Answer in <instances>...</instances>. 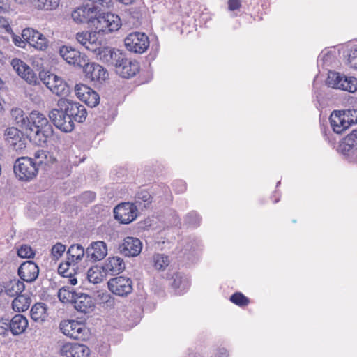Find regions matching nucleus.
<instances>
[{
  "label": "nucleus",
  "instance_id": "obj_46",
  "mask_svg": "<svg viewBox=\"0 0 357 357\" xmlns=\"http://www.w3.org/2000/svg\"><path fill=\"white\" fill-rule=\"evenodd\" d=\"M65 250L66 246L60 243H57L52 247L51 252L54 258L59 259L62 256Z\"/></svg>",
  "mask_w": 357,
  "mask_h": 357
},
{
  "label": "nucleus",
  "instance_id": "obj_19",
  "mask_svg": "<svg viewBox=\"0 0 357 357\" xmlns=\"http://www.w3.org/2000/svg\"><path fill=\"white\" fill-rule=\"evenodd\" d=\"M11 65L16 73L28 83L36 84L38 77L33 70L23 61L15 58L11 61Z\"/></svg>",
  "mask_w": 357,
  "mask_h": 357
},
{
  "label": "nucleus",
  "instance_id": "obj_37",
  "mask_svg": "<svg viewBox=\"0 0 357 357\" xmlns=\"http://www.w3.org/2000/svg\"><path fill=\"white\" fill-rule=\"evenodd\" d=\"M77 293L72 291L69 287H63L59 290L58 297L63 303H72L75 299Z\"/></svg>",
  "mask_w": 357,
  "mask_h": 357
},
{
  "label": "nucleus",
  "instance_id": "obj_16",
  "mask_svg": "<svg viewBox=\"0 0 357 357\" xmlns=\"http://www.w3.org/2000/svg\"><path fill=\"white\" fill-rule=\"evenodd\" d=\"M50 117L54 126L65 132H71L74 129V120L60 108L52 110Z\"/></svg>",
  "mask_w": 357,
  "mask_h": 357
},
{
  "label": "nucleus",
  "instance_id": "obj_11",
  "mask_svg": "<svg viewBox=\"0 0 357 357\" xmlns=\"http://www.w3.org/2000/svg\"><path fill=\"white\" fill-rule=\"evenodd\" d=\"M107 285L112 294L121 297L128 296L133 289L132 280L125 276L111 278Z\"/></svg>",
  "mask_w": 357,
  "mask_h": 357
},
{
  "label": "nucleus",
  "instance_id": "obj_54",
  "mask_svg": "<svg viewBox=\"0 0 357 357\" xmlns=\"http://www.w3.org/2000/svg\"><path fill=\"white\" fill-rule=\"evenodd\" d=\"M351 116L354 119V123H357V109L351 110Z\"/></svg>",
  "mask_w": 357,
  "mask_h": 357
},
{
  "label": "nucleus",
  "instance_id": "obj_4",
  "mask_svg": "<svg viewBox=\"0 0 357 357\" xmlns=\"http://www.w3.org/2000/svg\"><path fill=\"white\" fill-rule=\"evenodd\" d=\"M14 172L20 180L29 181L37 176L38 167L32 158L21 157L15 162Z\"/></svg>",
  "mask_w": 357,
  "mask_h": 357
},
{
  "label": "nucleus",
  "instance_id": "obj_15",
  "mask_svg": "<svg viewBox=\"0 0 357 357\" xmlns=\"http://www.w3.org/2000/svg\"><path fill=\"white\" fill-rule=\"evenodd\" d=\"M90 353L86 345L75 342H66L59 350L61 357H89Z\"/></svg>",
  "mask_w": 357,
  "mask_h": 357
},
{
  "label": "nucleus",
  "instance_id": "obj_32",
  "mask_svg": "<svg viewBox=\"0 0 357 357\" xmlns=\"http://www.w3.org/2000/svg\"><path fill=\"white\" fill-rule=\"evenodd\" d=\"M24 289V282L20 280L13 279L6 282V294L11 297L21 294Z\"/></svg>",
  "mask_w": 357,
  "mask_h": 357
},
{
  "label": "nucleus",
  "instance_id": "obj_5",
  "mask_svg": "<svg viewBox=\"0 0 357 357\" xmlns=\"http://www.w3.org/2000/svg\"><path fill=\"white\" fill-rule=\"evenodd\" d=\"M121 26V21L117 15L105 13L101 9L93 29L98 33H109L119 30Z\"/></svg>",
  "mask_w": 357,
  "mask_h": 357
},
{
  "label": "nucleus",
  "instance_id": "obj_50",
  "mask_svg": "<svg viewBox=\"0 0 357 357\" xmlns=\"http://www.w3.org/2000/svg\"><path fill=\"white\" fill-rule=\"evenodd\" d=\"M181 284V276L178 273H175L173 275V282L171 285L173 288H178Z\"/></svg>",
  "mask_w": 357,
  "mask_h": 357
},
{
  "label": "nucleus",
  "instance_id": "obj_56",
  "mask_svg": "<svg viewBox=\"0 0 357 357\" xmlns=\"http://www.w3.org/2000/svg\"><path fill=\"white\" fill-rule=\"evenodd\" d=\"M6 292V284H3L1 283H0V295L3 293V292Z\"/></svg>",
  "mask_w": 357,
  "mask_h": 357
},
{
  "label": "nucleus",
  "instance_id": "obj_12",
  "mask_svg": "<svg viewBox=\"0 0 357 357\" xmlns=\"http://www.w3.org/2000/svg\"><path fill=\"white\" fill-rule=\"evenodd\" d=\"M22 37L31 46L40 51H45L49 47V41L43 34L32 28L22 30Z\"/></svg>",
  "mask_w": 357,
  "mask_h": 357
},
{
  "label": "nucleus",
  "instance_id": "obj_45",
  "mask_svg": "<svg viewBox=\"0 0 357 357\" xmlns=\"http://www.w3.org/2000/svg\"><path fill=\"white\" fill-rule=\"evenodd\" d=\"M347 56V65H349L351 68L357 70V47L351 48Z\"/></svg>",
  "mask_w": 357,
  "mask_h": 357
},
{
  "label": "nucleus",
  "instance_id": "obj_31",
  "mask_svg": "<svg viewBox=\"0 0 357 357\" xmlns=\"http://www.w3.org/2000/svg\"><path fill=\"white\" fill-rule=\"evenodd\" d=\"M31 299L29 296L20 294L17 296L12 302V308L17 312L27 310L31 305Z\"/></svg>",
  "mask_w": 357,
  "mask_h": 357
},
{
  "label": "nucleus",
  "instance_id": "obj_14",
  "mask_svg": "<svg viewBox=\"0 0 357 357\" xmlns=\"http://www.w3.org/2000/svg\"><path fill=\"white\" fill-rule=\"evenodd\" d=\"M75 91L77 98L90 107H95L100 103L99 94L86 84H76Z\"/></svg>",
  "mask_w": 357,
  "mask_h": 357
},
{
  "label": "nucleus",
  "instance_id": "obj_8",
  "mask_svg": "<svg viewBox=\"0 0 357 357\" xmlns=\"http://www.w3.org/2000/svg\"><path fill=\"white\" fill-rule=\"evenodd\" d=\"M116 61L114 63L116 72L123 78L132 77L139 71V64L136 60L126 57L125 54L118 53Z\"/></svg>",
  "mask_w": 357,
  "mask_h": 357
},
{
  "label": "nucleus",
  "instance_id": "obj_17",
  "mask_svg": "<svg viewBox=\"0 0 357 357\" xmlns=\"http://www.w3.org/2000/svg\"><path fill=\"white\" fill-rule=\"evenodd\" d=\"M86 78L92 82L102 83L109 78L107 70L96 63H87L82 66Z\"/></svg>",
  "mask_w": 357,
  "mask_h": 357
},
{
  "label": "nucleus",
  "instance_id": "obj_55",
  "mask_svg": "<svg viewBox=\"0 0 357 357\" xmlns=\"http://www.w3.org/2000/svg\"><path fill=\"white\" fill-rule=\"evenodd\" d=\"M117 1L124 5H131L136 1V0H116Z\"/></svg>",
  "mask_w": 357,
  "mask_h": 357
},
{
  "label": "nucleus",
  "instance_id": "obj_20",
  "mask_svg": "<svg viewBox=\"0 0 357 357\" xmlns=\"http://www.w3.org/2000/svg\"><path fill=\"white\" fill-rule=\"evenodd\" d=\"M119 248L121 253L125 256L136 257L142 251V243L137 238L128 236L123 239Z\"/></svg>",
  "mask_w": 357,
  "mask_h": 357
},
{
  "label": "nucleus",
  "instance_id": "obj_3",
  "mask_svg": "<svg viewBox=\"0 0 357 357\" xmlns=\"http://www.w3.org/2000/svg\"><path fill=\"white\" fill-rule=\"evenodd\" d=\"M61 331L66 336L77 340L89 339V330L84 322L76 320H63L59 324Z\"/></svg>",
  "mask_w": 357,
  "mask_h": 357
},
{
  "label": "nucleus",
  "instance_id": "obj_47",
  "mask_svg": "<svg viewBox=\"0 0 357 357\" xmlns=\"http://www.w3.org/2000/svg\"><path fill=\"white\" fill-rule=\"evenodd\" d=\"M228 10L229 11L239 10L242 6L241 0H228Z\"/></svg>",
  "mask_w": 357,
  "mask_h": 357
},
{
  "label": "nucleus",
  "instance_id": "obj_1",
  "mask_svg": "<svg viewBox=\"0 0 357 357\" xmlns=\"http://www.w3.org/2000/svg\"><path fill=\"white\" fill-rule=\"evenodd\" d=\"M25 130L30 141L38 146H43L53 133V128L46 116L37 111H32L26 116Z\"/></svg>",
  "mask_w": 357,
  "mask_h": 357
},
{
  "label": "nucleus",
  "instance_id": "obj_10",
  "mask_svg": "<svg viewBox=\"0 0 357 357\" xmlns=\"http://www.w3.org/2000/svg\"><path fill=\"white\" fill-rule=\"evenodd\" d=\"M126 49L132 52L142 54L149 47V37L144 33H130L124 40Z\"/></svg>",
  "mask_w": 357,
  "mask_h": 357
},
{
  "label": "nucleus",
  "instance_id": "obj_26",
  "mask_svg": "<svg viewBox=\"0 0 357 357\" xmlns=\"http://www.w3.org/2000/svg\"><path fill=\"white\" fill-rule=\"evenodd\" d=\"M105 273L116 275L121 273L125 269V264L119 257H109L102 266Z\"/></svg>",
  "mask_w": 357,
  "mask_h": 357
},
{
  "label": "nucleus",
  "instance_id": "obj_21",
  "mask_svg": "<svg viewBox=\"0 0 357 357\" xmlns=\"http://www.w3.org/2000/svg\"><path fill=\"white\" fill-rule=\"evenodd\" d=\"M76 40L87 50L92 52L98 49L100 40L97 36V32L84 31L76 34Z\"/></svg>",
  "mask_w": 357,
  "mask_h": 357
},
{
  "label": "nucleus",
  "instance_id": "obj_28",
  "mask_svg": "<svg viewBox=\"0 0 357 357\" xmlns=\"http://www.w3.org/2000/svg\"><path fill=\"white\" fill-rule=\"evenodd\" d=\"M58 273L62 277L68 278V283L71 285L77 284L75 264H72V262L68 261L61 263L58 267Z\"/></svg>",
  "mask_w": 357,
  "mask_h": 357
},
{
  "label": "nucleus",
  "instance_id": "obj_13",
  "mask_svg": "<svg viewBox=\"0 0 357 357\" xmlns=\"http://www.w3.org/2000/svg\"><path fill=\"white\" fill-rule=\"evenodd\" d=\"M137 208L134 204L124 202L117 205L114 209V217L121 223L132 222L137 216Z\"/></svg>",
  "mask_w": 357,
  "mask_h": 357
},
{
  "label": "nucleus",
  "instance_id": "obj_30",
  "mask_svg": "<svg viewBox=\"0 0 357 357\" xmlns=\"http://www.w3.org/2000/svg\"><path fill=\"white\" fill-rule=\"evenodd\" d=\"M31 318L35 322L42 323L47 317V306L43 303H36L30 311Z\"/></svg>",
  "mask_w": 357,
  "mask_h": 357
},
{
  "label": "nucleus",
  "instance_id": "obj_44",
  "mask_svg": "<svg viewBox=\"0 0 357 357\" xmlns=\"http://www.w3.org/2000/svg\"><path fill=\"white\" fill-rule=\"evenodd\" d=\"M17 255L21 258H33L35 252L30 245H22L17 250Z\"/></svg>",
  "mask_w": 357,
  "mask_h": 357
},
{
  "label": "nucleus",
  "instance_id": "obj_34",
  "mask_svg": "<svg viewBox=\"0 0 357 357\" xmlns=\"http://www.w3.org/2000/svg\"><path fill=\"white\" fill-rule=\"evenodd\" d=\"M34 158L37 160V167L40 165L49 166L56 161L52 154L45 150L37 151L34 154Z\"/></svg>",
  "mask_w": 357,
  "mask_h": 357
},
{
  "label": "nucleus",
  "instance_id": "obj_33",
  "mask_svg": "<svg viewBox=\"0 0 357 357\" xmlns=\"http://www.w3.org/2000/svg\"><path fill=\"white\" fill-rule=\"evenodd\" d=\"M105 273L102 266H93L87 271V278L93 284H99L103 281Z\"/></svg>",
  "mask_w": 357,
  "mask_h": 357
},
{
  "label": "nucleus",
  "instance_id": "obj_23",
  "mask_svg": "<svg viewBox=\"0 0 357 357\" xmlns=\"http://www.w3.org/2000/svg\"><path fill=\"white\" fill-rule=\"evenodd\" d=\"M73 305L76 310L84 314L93 312L95 308V302L93 298L81 292L77 293Z\"/></svg>",
  "mask_w": 357,
  "mask_h": 357
},
{
  "label": "nucleus",
  "instance_id": "obj_24",
  "mask_svg": "<svg viewBox=\"0 0 357 357\" xmlns=\"http://www.w3.org/2000/svg\"><path fill=\"white\" fill-rule=\"evenodd\" d=\"M4 139L8 144L15 150L24 147V139L22 138V132L15 127L8 128L4 132Z\"/></svg>",
  "mask_w": 357,
  "mask_h": 357
},
{
  "label": "nucleus",
  "instance_id": "obj_41",
  "mask_svg": "<svg viewBox=\"0 0 357 357\" xmlns=\"http://www.w3.org/2000/svg\"><path fill=\"white\" fill-rule=\"evenodd\" d=\"M229 301L239 307H243L249 305L250 301L241 292H236L233 294L229 298Z\"/></svg>",
  "mask_w": 357,
  "mask_h": 357
},
{
  "label": "nucleus",
  "instance_id": "obj_42",
  "mask_svg": "<svg viewBox=\"0 0 357 357\" xmlns=\"http://www.w3.org/2000/svg\"><path fill=\"white\" fill-rule=\"evenodd\" d=\"M11 116L12 118L15 120V123L25 128V126L27 122L26 117H24V111L20 108H15L11 110Z\"/></svg>",
  "mask_w": 357,
  "mask_h": 357
},
{
  "label": "nucleus",
  "instance_id": "obj_40",
  "mask_svg": "<svg viewBox=\"0 0 357 357\" xmlns=\"http://www.w3.org/2000/svg\"><path fill=\"white\" fill-rule=\"evenodd\" d=\"M153 266L159 271H164L169 264V257L163 254H155L153 257Z\"/></svg>",
  "mask_w": 357,
  "mask_h": 357
},
{
  "label": "nucleus",
  "instance_id": "obj_52",
  "mask_svg": "<svg viewBox=\"0 0 357 357\" xmlns=\"http://www.w3.org/2000/svg\"><path fill=\"white\" fill-rule=\"evenodd\" d=\"M8 8V0H0V13L7 11Z\"/></svg>",
  "mask_w": 357,
  "mask_h": 357
},
{
  "label": "nucleus",
  "instance_id": "obj_29",
  "mask_svg": "<svg viewBox=\"0 0 357 357\" xmlns=\"http://www.w3.org/2000/svg\"><path fill=\"white\" fill-rule=\"evenodd\" d=\"M28 327V320L22 314H15L9 323V328L13 335L23 333Z\"/></svg>",
  "mask_w": 357,
  "mask_h": 357
},
{
  "label": "nucleus",
  "instance_id": "obj_9",
  "mask_svg": "<svg viewBox=\"0 0 357 357\" xmlns=\"http://www.w3.org/2000/svg\"><path fill=\"white\" fill-rule=\"evenodd\" d=\"M330 123L333 130L341 134L354 124V119L351 116V110H335L330 116Z\"/></svg>",
  "mask_w": 357,
  "mask_h": 357
},
{
  "label": "nucleus",
  "instance_id": "obj_51",
  "mask_svg": "<svg viewBox=\"0 0 357 357\" xmlns=\"http://www.w3.org/2000/svg\"><path fill=\"white\" fill-rule=\"evenodd\" d=\"M13 41L15 45L21 47H24V46L22 44H24V41H22L21 38L18 36L14 35L13 37Z\"/></svg>",
  "mask_w": 357,
  "mask_h": 357
},
{
  "label": "nucleus",
  "instance_id": "obj_27",
  "mask_svg": "<svg viewBox=\"0 0 357 357\" xmlns=\"http://www.w3.org/2000/svg\"><path fill=\"white\" fill-rule=\"evenodd\" d=\"M98 49L91 52L94 53L96 56L97 59L102 61L106 63H111L114 65V63L116 61L118 53L120 52H114L110 50L109 47H102L101 41L99 43Z\"/></svg>",
  "mask_w": 357,
  "mask_h": 357
},
{
  "label": "nucleus",
  "instance_id": "obj_38",
  "mask_svg": "<svg viewBox=\"0 0 357 357\" xmlns=\"http://www.w3.org/2000/svg\"><path fill=\"white\" fill-rule=\"evenodd\" d=\"M60 0H34L33 6L38 10H52L59 5Z\"/></svg>",
  "mask_w": 357,
  "mask_h": 357
},
{
  "label": "nucleus",
  "instance_id": "obj_36",
  "mask_svg": "<svg viewBox=\"0 0 357 357\" xmlns=\"http://www.w3.org/2000/svg\"><path fill=\"white\" fill-rule=\"evenodd\" d=\"M136 203L143 204L144 207L150 206L153 202V197L150 192L144 188H139L135 195Z\"/></svg>",
  "mask_w": 357,
  "mask_h": 357
},
{
  "label": "nucleus",
  "instance_id": "obj_43",
  "mask_svg": "<svg viewBox=\"0 0 357 357\" xmlns=\"http://www.w3.org/2000/svg\"><path fill=\"white\" fill-rule=\"evenodd\" d=\"M342 86V90L354 93L357 91V79L354 77H345Z\"/></svg>",
  "mask_w": 357,
  "mask_h": 357
},
{
  "label": "nucleus",
  "instance_id": "obj_49",
  "mask_svg": "<svg viewBox=\"0 0 357 357\" xmlns=\"http://www.w3.org/2000/svg\"><path fill=\"white\" fill-rule=\"evenodd\" d=\"M173 186L174 188V190L178 193L183 192L186 190V185L181 181L174 182Z\"/></svg>",
  "mask_w": 357,
  "mask_h": 357
},
{
  "label": "nucleus",
  "instance_id": "obj_53",
  "mask_svg": "<svg viewBox=\"0 0 357 357\" xmlns=\"http://www.w3.org/2000/svg\"><path fill=\"white\" fill-rule=\"evenodd\" d=\"M355 137V135H354L353 134H350L349 135L347 136V137L345 138V140L347 141V144L349 145V146H353V142L354 141V138Z\"/></svg>",
  "mask_w": 357,
  "mask_h": 357
},
{
  "label": "nucleus",
  "instance_id": "obj_6",
  "mask_svg": "<svg viewBox=\"0 0 357 357\" xmlns=\"http://www.w3.org/2000/svg\"><path fill=\"white\" fill-rule=\"evenodd\" d=\"M57 106L62 109L66 114L69 115L74 121L83 123L86 119V109L84 105L79 102L66 98H60L58 100Z\"/></svg>",
  "mask_w": 357,
  "mask_h": 357
},
{
  "label": "nucleus",
  "instance_id": "obj_48",
  "mask_svg": "<svg viewBox=\"0 0 357 357\" xmlns=\"http://www.w3.org/2000/svg\"><path fill=\"white\" fill-rule=\"evenodd\" d=\"M0 28L3 29L6 32L10 33H13V29L10 25L9 22L3 17L0 16Z\"/></svg>",
  "mask_w": 357,
  "mask_h": 357
},
{
  "label": "nucleus",
  "instance_id": "obj_2",
  "mask_svg": "<svg viewBox=\"0 0 357 357\" xmlns=\"http://www.w3.org/2000/svg\"><path fill=\"white\" fill-rule=\"evenodd\" d=\"M100 11L101 8L99 6L93 3H86L74 9L71 17L76 24H86L93 29Z\"/></svg>",
  "mask_w": 357,
  "mask_h": 357
},
{
  "label": "nucleus",
  "instance_id": "obj_39",
  "mask_svg": "<svg viewBox=\"0 0 357 357\" xmlns=\"http://www.w3.org/2000/svg\"><path fill=\"white\" fill-rule=\"evenodd\" d=\"M344 77V76H342L339 73H331L328 76L326 83L328 86L342 89Z\"/></svg>",
  "mask_w": 357,
  "mask_h": 357
},
{
  "label": "nucleus",
  "instance_id": "obj_25",
  "mask_svg": "<svg viewBox=\"0 0 357 357\" xmlns=\"http://www.w3.org/2000/svg\"><path fill=\"white\" fill-rule=\"evenodd\" d=\"M86 253L93 261L102 259L107 254V245L103 241H96L86 249Z\"/></svg>",
  "mask_w": 357,
  "mask_h": 357
},
{
  "label": "nucleus",
  "instance_id": "obj_35",
  "mask_svg": "<svg viewBox=\"0 0 357 357\" xmlns=\"http://www.w3.org/2000/svg\"><path fill=\"white\" fill-rule=\"evenodd\" d=\"M67 255L68 260L75 264L83 258L84 255V248L79 244L72 245L68 248Z\"/></svg>",
  "mask_w": 357,
  "mask_h": 357
},
{
  "label": "nucleus",
  "instance_id": "obj_7",
  "mask_svg": "<svg viewBox=\"0 0 357 357\" xmlns=\"http://www.w3.org/2000/svg\"><path fill=\"white\" fill-rule=\"evenodd\" d=\"M39 77L42 82L56 96H65L68 92L66 82L60 77L49 71L41 72Z\"/></svg>",
  "mask_w": 357,
  "mask_h": 357
},
{
  "label": "nucleus",
  "instance_id": "obj_22",
  "mask_svg": "<svg viewBox=\"0 0 357 357\" xmlns=\"http://www.w3.org/2000/svg\"><path fill=\"white\" fill-rule=\"evenodd\" d=\"M39 274V268L32 261L23 262L18 268V275L24 282H32L35 281Z\"/></svg>",
  "mask_w": 357,
  "mask_h": 357
},
{
  "label": "nucleus",
  "instance_id": "obj_18",
  "mask_svg": "<svg viewBox=\"0 0 357 357\" xmlns=\"http://www.w3.org/2000/svg\"><path fill=\"white\" fill-rule=\"evenodd\" d=\"M60 55L69 64L82 67L87 61L84 54L70 46H63L59 50Z\"/></svg>",
  "mask_w": 357,
  "mask_h": 357
},
{
  "label": "nucleus",
  "instance_id": "obj_57",
  "mask_svg": "<svg viewBox=\"0 0 357 357\" xmlns=\"http://www.w3.org/2000/svg\"><path fill=\"white\" fill-rule=\"evenodd\" d=\"M3 59H4V56H3V53L0 51V66L3 63Z\"/></svg>",
  "mask_w": 357,
  "mask_h": 357
}]
</instances>
